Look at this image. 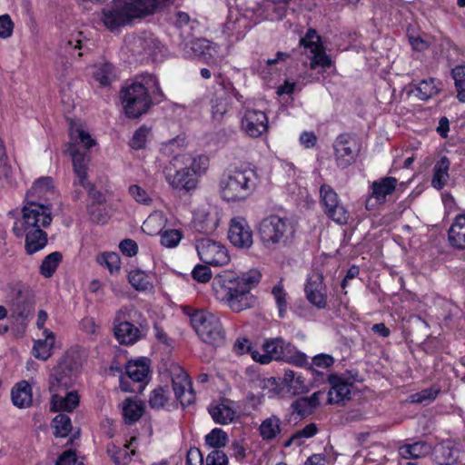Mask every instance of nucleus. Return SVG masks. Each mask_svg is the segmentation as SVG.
<instances>
[{
  "instance_id": "nucleus-1",
  "label": "nucleus",
  "mask_w": 465,
  "mask_h": 465,
  "mask_svg": "<svg viewBox=\"0 0 465 465\" xmlns=\"http://www.w3.org/2000/svg\"><path fill=\"white\" fill-rule=\"evenodd\" d=\"M257 270L237 275L234 272H223L213 280V288L218 298L226 302L234 312L252 308L255 303L254 296L250 292L261 281Z\"/></svg>"
},
{
  "instance_id": "nucleus-2",
  "label": "nucleus",
  "mask_w": 465,
  "mask_h": 465,
  "mask_svg": "<svg viewBox=\"0 0 465 465\" xmlns=\"http://www.w3.org/2000/svg\"><path fill=\"white\" fill-rule=\"evenodd\" d=\"M21 220L15 223L13 231L17 237L25 235V252L34 254L47 244V233L43 230L53 220L50 208L35 202H27L24 206Z\"/></svg>"
},
{
  "instance_id": "nucleus-3",
  "label": "nucleus",
  "mask_w": 465,
  "mask_h": 465,
  "mask_svg": "<svg viewBox=\"0 0 465 465\" xmlns=\"http://www.w3.org/2000/svg\"><path fill=\"white\" fill-rule=\"evenodd\" d=\"M174 0H113L102 10L101 21L110 31L132 25L173 3Z\"/></svg>"
},
{
  "instance_id": "nucleus-4",
  "label": "nucleus",
  "mask_w": 465,
  "mask_h": 465,
  "mask_svg": "<svg viewBox=\"0 0 465 465\" xmlns=\"http://www.w3.org/2000/svg\"><path fill=\"white\" fill-rule=\"evenodd\" d=\"M121 100L125 114L129 118H137L145 114L153 104L164 99L157 78L151 74L136 76L134 82L122 89Z\"/></svg>"
},
{
  "instance_id": "nucleus-5",
  "label": "nucleus",
  "mask_w": 465,
  "mask_h": 465,
  "mask_svg": "<svg viewBox=\"0 0 465 465\" xmlns=\"http://www.w3.org/2000/svg\"><path fill=\"white\" fill-rule=\"evenodd\" d=\"M258 175L249 166H235L226 170L219 181L221 197L231 203L246 200L256 188Z\"/></svg>"
},
{
  "instance_id": "nucleus-6",
  "label": "nucleus",
  "mask_w": 465,
  "mask_h": 465,
  "mask_svg": "<svg viewBox=\"0 0 465 465\" xmlns=\"http://www.w3.org/2000/svg\"><path fill=\"white\" fill-rule=\"evenodd\" d=\"M258 233L261 242L266 248L274 249L292 242L295 227L293 223L286 217L270 215L260 223Z\"/></svg>"
},
{
  "instance_id": "nucleus-7",
  "label": "nucleus",
  "mask_w": 465,
  "mask_h": 465,
  "mask_svg": "<svg viewBox=\"0 0 465 465\" xmlns=\"http://www.w3.org/2000/svg\"><path fill=\"white\" fill-rule=\"evenodd\" d=\"M136 316L141 318V314L134 308L124 307L117 312L114 321V331L121 344H134L146 335L148 323L145 319L137 321V326L130 322L134 321Z\"/></svg>"
},
{
  "instance_id": "nucleus-8",
  "label": "nucleus",
  "mask_w": 465,
  "mask_h": 465,
  "mask_svg": "<svg viewBox=\"0 0 465 465\" xmlns=\"http://www.w3.org/2000/svg\"><path fill=\"white\" fill-rule=\"evenodd\" d=\"M81 366L79 353L74 351H67L52 370L49 381L50 391H67L73 387Z\"/></svg>"
},
{
  "instance_id": "nucleus-9",
  "label": "nucleus",
  "mask_w": 465,
  "mask_h": 465,
  "mask_svg": "<svg viewBox=\"0 0 465 465\" xmlns=\"http://www.w3.org/2000/svg\"><path fill=\"white\" fill-rule=\"evenodd\" d=\"M191 323L201 340L214 346L224 342L225 335L219 317L206 311L191 314Z\"/></svg>"
},
{
  "instance_id": "nucleus-10",
  "label": "nucleus",
  "mask_w": 465,
  "mask_h": 465,
  "mask_svg": "<svg viewBox=\"0 0 465 465\" xmlns=\"http://www.w3.org/2000/svg\"><path fill=\"white\" fill-rule=\"evenodd\" d=\"M332 148L337 166L347 168L356 162L361 151V144L355 134L343 133L336 137Z\"/></svg>"
},
{
  "instance_id": "nucleus-11",
  "label": "nucleus",
  "mask_w": 465,
  "mask_h": 465,
  "mask_svg": "<svg viewBox=\"0 0 465 465\" xmlns=\"http://www.w3.org/2000/svg\"><path fill=\"white\" fill-rule=\"evenodd\" d=\"M320 203L325 214L339 224H346L349 212L341 203L339 195L329 184L323 183L320 188Z\"/></svg>"
},
{
  "instance_id": "nucleus-12",
  "label": "nucleus",
  "mask_w": 465,
  "mask_h": 465,
  "mask_svg": "<svg viewBox=\"0 0 465 465\" xmlns=\"http://www.w3.org/2000/svg\"><path fill=\"white\" fill-rule=\"evenodd\" d=\"M195 247L200 260L205 264L223 266L230 261L226 248L212 239H197Z\"/></svg>"
},
{
  "instance_id": "nucleus-13",
  "label": "nucleus",
  "mask_w": 465,
  "mask_h": 465,
  "mask_svg": "<svg viewBox=\"0 0 465 465\" xmlns=\"http://www.w3.org/2000/svg\"><path fill=\"white\" fill-rule=\"evenodd\" d=\"M300 48L312 54L310 67L316 69L318 66L327 68L331 65V60L326 54L323 46L320 43V36L314 29H309L304 37L300 39Z\"/></svg>"
},
{
  "instance_id": "nucleus-14",
  "label": "nucleus",
  "mask_w": 465,
  "mask_h": 465,
  "mask_svg": "<svg viewBox=\"0 0 465 465\" xmlns=\"http://www.w3.org/2000/svg\"><path fill=\"white\" fill-rule=\"evenodd\" d=\"M163 173L167 183L174 189L190 191L197 185L198 179L194 172L186 165L180 164V167H174L171 160Z\"/></svg>"
},
{
  "instance_id": "nucleus-15",
  "label": "nucleus",
  "mask_w": 465,
  "mask_h": 465,
  "mask_svg": "<svg viewBox=\"0 0 465 465\" xmlns=\"http://www.w3.org/2000/svg\"><path fill=\"white\" fill-rule=\"evenodd\" d=\"M149 362L150 360L143 357L135 361H130L126 364L125 371L128 379L139 384L137 385L136 389L131 388L128 384V381L122 377L120 380V387L122 391L127 392H135L141 391L144 388V386L141 383L144 381L148 377L150 371Z\"/></svg>"
},
{
  "instance_id": "nucleus-16",
  "label": "nucleus",
  "mask_w": 465,
  "mask_h": 465,
  "mask_svg": "<svg viewBox=\"0 0 465 465\" xmlns=\"http://www.w3.org/2000/svg\"><path fill=\"white\" fill-rule=\"evenodd\" d=\"M171 376L173 391L176 400L180 401L183 407L193 403L195 394L189 375L180 366H175L172 370Z\"/></svg>"
},
{
  "instance_id": "nucleus-17",
  "label": "nucleus",
  "mask_w": 465,
  "mask_h": 465,
  "mask_svg": "<svg viewBox=\"0 0 465 465\" xmlns=\"http://www.w3.org/2000/svg\"><path fill=\"white\" fill-rule=\"evenodd\" d=\"M221 221V213L216 206L209 205L198 209L193 213L192 221L193 228L201 233L211 234L213 233Z\"/></svg>"
},
{
  "instance_id": "nucleus-18",
  "label": "nucleus",
  "mask_w": 465,
  "mask_h": 465,
  "mask_svg": "<svg viewBox=\"0 0 465 465\" xmlns=\"http://www.w3.org/2000/svg\"><path fill=\"white\" fill-rule=\"evenodd\" d=\"M307 300L319 310L327 306V293L322 273H312L304 287Z\"/></svg>"
},
{
  "instance_id": "nucleus-19",
  "label": "nucleus",
  "mask_w": 465,
  "mask_h": 465,
  "mask_svg": "<svg viewBox=\"0 0 465 465\" xmlns=\"http://www.w3.org/2000/svg\"><path fill=\"white\" fill-rule=\"evenodd\" d=\"M228 238L238 248L248 249L252 246V231L245 219L235 217L231 220Z\"/></svg>"
},
{
  "instance_id": "nucleus-20",
  "label": "nucleus",
  "mask_w": 465,
  "mask_h": 465,
  "mask_svg": "<svg viewBox=\"0 0 465 465\" xmlns=\"http://www.w3.org/2000/svg\"><path fill=\"white\" fill-rule=\"evenodd\" d=\"M242 127L251 137H259L268 130V117L260 110H246Z\"/></svg>"
},
{
  "instance_id": "nucleus-21",
  "label": "nucleus",
  "mask_w": 465,
  "mask_h": 465,
  "mask_svg": "<svg viewBox=\"0 0 465 465\" xmlns=\"http://www.w3.org/2000/svg\"><path fill=\"white\" fill-rule=\"evenodd\" d=\"M68 150L76 176L74 184L87 185V170L90 162L88 152L80 150L75 143H71Z\"/></svg>"
},
{
  "instance_id": "nucleus-22",
  "label": "nucleus",
  "mask_w": 465,
  "mask_h": 465,
  "mask_svg": "<svg viewBox=\"0 0 465 465\" xmlns=\"http://www.w3.org/2000/svg\"><path fill=\"white\" fill-rule=\"evenodd\" d=\"M328 381L331 384V389L328 392V403L339 404L346 400H350L351 383L337 374H331L328 377Z\"/></svg>"
},
{
  "instance_id": "nucleus-23",
  "label": "nucleus",
  "mask_w": 465,
  "mask_h": 465,
  "mask_svg": "<svg viewBox=\"0 0 465 465\" xmlns=\"http://www.w3.org/2000/svg\"><path fill=\"white\" fill-rule=\"evenodd\" d=\"M322 391L313 392L309 397H300L291 404L292 414H296L300 419H304L312 415L321 403L323 396Z\"/></svg>"
},
{
  "instance_id": "nucleus-24",
  "label": "nucleus",
  "mask_w": 465,
  "mask_h": 465,
  "mask_svg": "<svg viewBox=\"0 0 465 465\" xmlns=\"http://www.w3.org/2000/svg\"><path fill=\"white\" fill-rule=\"evenodd\" d=\"M52 400L50 411H73L79 404V396L76 391H51Z\"/></svg>"
},
{
  "instance_id": "nucleus-25",
  "label": "nucleus",
  "mask_w": 465,
  "mask_h": 465,
  "mask_svg": "<svg viewBox=\"0 0 465 465\" xmlns=\"http://www.w3.org/2000/svg\"><path fill=\"white\" fill-rule=\"evenodd\" d=\"M180 163L181 165L188 166L197 176L207 170L209 166V158L205 155L192 157L190 154H177L173 157L172 164L174 167H180Z\"/></svg>"
},
{
  "instance_id": "nucleus-26",
  "label": "nucleus",
  "mask_w": 465,
  "mask_h": 465,
  "mask_svg": "<svg viewBox=\"0 0 465 465\" xmlns=\"http://www.w3.org/2000/svg\"><path fill=\"white\" fill-rule=\"evenodd\" d=\"M160 42L153 35L143 33L134 38L131 50L136 54L154 55Z\"/></svg>"
},
{
  "instance_id": "nucleus-27",
  "label": "nucleus",
  "mask_w": 465,
  "mask_h": 465,
  "mask_svg": "<svg viewBox=\"0 0 465 465\" xmlns=\"http://www.w3.org/2000/svg\"><path fill=\"white\" fill-rule=\"evenodd\" d=\"M282 338H276L263 344V354L258 351H252V357L254 361L262 364L269 363L271 361H281L282 345Z\"/></svg>"
},
{
  "instance_id": "nucleus-28",
  "label": "nucleus",
  "mask_w": 465,
  "mask_h": 465,
  "mask_svg": "<svg viewBox=\"0 0 465 465\" xmlns=\"http://www.w3.org/2000/svg\"><path fill=\"white\" fill-rule=\"evenodd\" d=\"M397 183V179L392 176H386L378 181H374L371 184V196L378 203H382L385 202L386 196L395 191Z\"/></svg>"
},
{
  "instance_id": "nucleus-29",
  "label": "nucleus",
  "mask_w": 465,
  "mask_h": 465,
  "mask_svg": "<svg viewBox=\"0 0 465 465\" xmlns=\"http://www.w3.org/2000/svg\"><path fill=\"white\" fill-rule=\"evenodd\" d=\"M450 243L458 249H465V213L455 217L449 232Z\"/></svg>"
},
{
  "instance_id": "nucleus-30",
  "label": "nucleus",
  "mask_w": 465,
  "mask_h": 465,
  "mask_svg": "<svg viewBox=\"0 0 465 465\" xmlns=\"http://www.w3.org/2000/svg\"><path fill=\"white\" fill-rule=\"evenodd\" d=\"M11 398L15 406L27 408L32 404V388L28 381H21L11 391Z\"/></svg>"
},
{
  "instance_id": "nucleus-31",
  "label": "nucleus",
  "mask_w": 465,
  "mask_h": 465,
  "mask_svg": "<svg viewBox=\"0 0 465 465\" xmlns=\"http://www.w3.org/2000/svg\"><path fill=\"white\" fill-rule=\"evenodd\" d=\"M283 383L288 391L293 395L303 394L309 391L304 378L292 370H286L283 375Z\"/></svg>"
},
{
  "instance_id": "nucleus-32",
  "label": "nucleus",
  "mask_w": 465,
  "mask_h": 465,
  "mask_svg": "<svg viewBox=\"0 0 465 465\" xmlns=\"http://www.w3.org/2000/svg\"><path fill=\"white\" fill-rule=\"evenodd\" d=\"M432 447L426 441H416L400 448V454L404 459H419L430 454Z\"/></svg>"
},
{
  "instance_id": "nucleus-33",
  "label": "nucleus",
  "mask_w": 465,
  "mask_h": 465,
  "mask_svg": "<svg viewBox=\"0 0 465 465\" xmlns=\"http://www.w3.org/2000/svg\"><path fill=\"white\" fill-rule=\"evenodd\" d=\"M450 160L442 156L433 167V177L431 184L434 188L440 190L444 187L449 180Z\"/></svg>"
},
{
  "instance_id": "nucleus-34",
  "label": "nucleus",
  "mask_w": 465,
  "mask_h": 465,
  "mask_svg": "<svg viewBox=\"0 0 465 465\" xmlns=\"http://www.w3.org/2000/svg\"><path fill=\"white\" fill-rule=\"evenodd\" d=\"M45 339L35 341L33 347L34 356L39 360L46 361L52 355L54 343V335L52 331L45 330Z\"/></svg>"
},
{
  "instance_id": "nucleus-35",
  "label": "nucleus",
  "mask_w": 465,
  "mask_h": 465,
  "mask_svg": "<svg viewBox=\"0 0 465 465\" xmlns=\"http://www.w3.org/2000/svg\"><path fill=\"white\" fill-rule=\"evenodd\" d=\"M143 405L142 401L128 398L123 404V416L126 424L136 422L143 413Z\"/></svg>"
},
{
  "instance_id": "nucleus-36",
  "label": "nucleus",
  "mask_w": 465,
  "mask_h": 465,
  "mask_svg": "<svg viewBox=\"0 0 465 465\" xmlns=\"http://www.w3.org/2000/svg\"><path fill=\"white\" fill-rule=\"evenodd\" d=\"M282 350L281 361L292 363L297 366H302L307 361V357L304 353L301 352L290 342H286L282 339Z\"/></svg>"
},
{
  "instance_id": "nucleus-37",
  "label": "nucleus",
  "mask_w": 465,
  "mask_h": 465,
  "mask_svg": "<svg viewBox=\"0 0 465 465\" xmlns=\"http://www.w3.org/2000/svg\"><path fill=\"white\" fill-rule=\"evenodd\" d=\"M441 83L435 79L430 78L428 80L420 81L416 86L417 96L423 101L429 100L430 98L436 95L440 90Z\"/></svg>"
},
{
  "instance_id": "nucleus-38",
  "label": "nucleus",
  "mask_w": 465,
  "mask_h": 465,
  "mask_svg": "<svg viewBox=\"0 0 465 465\" xmlns=\"http://www.w3.org/2000/svg\"><path fill=\"white\" fill-rule=\"evenodd\" d=\"M209 413L216 423L223 425L231 423L235 417V411L223 403L211 407Z\"/></svg>"
},
{
  "instance_id": "nucleus-39",
  "label": "nucleus",
  "mask_w": 465,
  "mask_h": 465,
  "mask_svg": "<svg viewBox=\"0 0 465 465\" xmlns=\"http://www.w3.org/2000/svg\"><path fill=\"white\" fill-rule=\"evenodd\" d=\"M135 440L134 437L132 438L130 443L124 445L122 449L114 444L108 446L107 452L116 465H126L131 460V454H134V450L129 453L128 449Z\"/></svg>"
},
{
  "instance_id": "nucleus-40",
  "label": "nucleus",
  "mask_w": 465,
  "mask_h": 465,
  "mask_svg": "<svg viewBox=\"0 0 465 465\" xmlns=\"http://www.w3.org/2000/svg\"><path fill=\"white\" fill-rule=\"evenodd\" d=\"M33 312L34 305L27 299L19 297L13 304L12 314L16 318V321L24 322L32 317Z\"/></svg>"
},
{
  "instance_id": "nucleus-41",
  "label": "nucleus",
  "mask_w": 465,
  "mask_h": 465,
  "mask_svg": "<svg viewBox=\"0 0 465 465\" xmlns=\"http://www.w3.org/2000/svg\"><path fill=\"white\" fill-rule=\"evenodd\" d=\"M281 420L272 415L264 420L260 426V434L263 440H272L281 432Z\"/></svg>"
},
{
  "instance_id": "nucleus-42",
  "label": "nucleus",
  "mask_w": 465,
  "mask_h": 465,
  "mask_svg": "<svg viewBox=\"0 0 465 465\" xmlns=\"http://www.w3.org/2000/svg\"><path fill=\"white\" fill-rule=\"evenodd\" d=\"M171 391L167 385L155 388L150 395L149 405L152 409H163L170 400Z\"/></svg>"
},
{
  "instance_id": "nucleus-43",
  "label": "nucleus",
  "mask_w": 465,
  "mask_h": 465,
  "mask_svg": "<svg viewBox=\"0 0 465 465\" xmlns=\"http://www.w3.org/2000/svg\"><path fill=\"white\" fill-rule=\"evenodd\" d=\"M61 261L62 254L59 252H54L48 254L42 262L40 266V273L45 278L52 277Z\"/></svg>"
},
{
  "instance_id": "nucleus-44",
  "label": "nucleus",
  "mask_w": 465,
  "mask_h": 465,
  "mask_svg": "<svg viewBox=\"0 0 465 465\" xmlns=\"http://www.w3.org/2000/svg\"><path fill=\"white\" fill-rule=\"evenodd\" d=\"M248 22L245 17L236 18L234 21H228L224 25V31L229 35H234L237 40L242 38L246 33Z\"/></svg>"
},
{
  "instance_id": "nucleus-45",
  "label": "nucleus",
  "mask_w": 465,
  "mask_h": 465,
  "mask_svg": "<svg viewBox=\"0 0 465 465\" xmlns=\"http://www.w3.org/2000/svg\"><path fill=\"white\" fill-rule=\"evenodd\" d=\"M228 440L229 439L227 433L219 428L212 430L205 436V443L208 446L214 448L215 450H219L220 448L224 447Z\"/></svg>"
},
{
  "instance_id": "nucleus-46",
  "label": "nucleus",
  "mask_w": 465,
  "mask_h": 465,
  "mask_svg": "<svg viewBox=\"0 0 465 465\" xmlns=\"http://www.w3.org/2000/svg\"><path fill=\"white\" fill-rule=\"evenodd\" d=\"M96 262L101 266H105L111 273L118 272L120 269L121 260L115 252H104L97 256Z\"/></svg>"
},
{
  "instance_id": "nucleus-47",
  "label": "nucleus",
  "mask_w": 465,
  "mask_h": 465,
  "mask_svg": "<svg viewBox=\"0 0 465 465\" xmlns=\"http://www.w3.org/2000/svg\"><path fill=\"white\" fill-rule=\"evenodd\" d=\"M452 77L458 93L457 97L459 101L465 103V66L459 65L452 69Z\"/></svg>"
},
{
  "instance_id": "nucleus-48",
  "label": "nucleus",
  "mask_w": 465,
  "mask_h": 465,
  "mask_svg": "<svg viewBox=\"0 0 465 465\" xmlns=\"http://www.w3.org/2000/svg\"><path fill=\"white\" fill-rule=\"evenodd\" d=\"M53 422L56 437H66L70 433L72 430L71 420L66 414L60 413L56 415Z\"/></svg>"
},
{
  "instance_id": "nucleus-49",
  "label": "nucleus",
  "mask_w": 465,
  "mask_h": 465,
  "mask_svg": "<svg viewBox=\"0 0 465 465\" xmlns=\"http://www.w3.org/2000/svg\"><path fill=\"white\" fill-rule=\"evenodd\" d=\"M94 76L101 85H108L111 81L115 77L114 73V66L109 63L101 64L94 72Z\"/></svg>"
},
{
  "instance_id": "nucleus-50",
  "label": "nucleus",
  "mask_w": 465,
  "mask_h": 465,
  "mask_svg": "<svg viewBox=\"0 0 465 465\" xmlns=\"http://www.w3.org/2000/svg\"><path fill=\"white\" fill-rule=\"evenodd\" d=\"M440 391V388L433 385L430 388L424 389L420 392L411 395L412 402L428 404L434 401Z\"/></svg>"
},
{
  "instance_id": "nucleus-51",
  "label": "nucleus",
  "mask_w": 465,
  "mask_h": 465,
  "mask_svg": "<svg viewBox=\"0 0 465 465\" xmlns=\"http://www.w3.org/2000/svg\"><path fill=\"white\" fill-rule=\"evenodd\" d=\"M272 293L275 299L278 310L279 317L283 318L287 310L286 292L281 283L275 285L272 288Z\"/></svg>"
},
{
  "instance_id": "nucleus-52",
  "label": "nucleus",
  "mask_w": 465,
  "mask_h": 465,
  "mask_svg": "<svg viewBox=\"0 0 465 465\" xmlns=\"http://www.w3.org/2000/svg\"><path fill=\"white\" fill-rule=\"evenodd\" d=\"M71 139L79 142L84 146L83 151H88L89 148L93 147L95 144L94 139L91 138V135L83 129L76 128L72 129L70 133Z\"/></svg>"
},
{
  "instance_id": "nucleus-53",
  "label": "nucleus",
  "mask_w": 465,
  "mask_h": 465,
  "mask_svg": "<svg viewBox=\"0 0 465 465\" xmlns=\"http://www.w3.org/2000/svg\"><path fill=\"white\" fill-rule=\"evenodd\" d=\"M217 85L223 91L225 95H232L237 101L242 102V95L236 90L233 84L219 74L216 78Z\"/></svg>"
},
{
  "instance_id": "nucleus-54",
  "label": "nucleus",
  "mask_w": 465,
  "mask_h": 465,
  "mask_svg": "<svg viewBox=\"0 0 465 465\" xmlns=\"http://www.w3.org/2000/svg\"><path fill=\"white\" fill-rule=\"evenodd\" d=\"M149 132L150 129L145 126L138 128L130 140V146L135 150L143 148L145 146Z\"/></svg>"
},
{
  "instance_id": "nucleus-55",
  "label": "nucleus",
  "mask_w": 465,
  "mask_h": 465,
  "mask_svg": "<svg viewBox=\"0 0 465 465\" xmlns=\"http://www.w3.org/2000/svg\"><path fill=\"white\" fill-rule=\"evenodd\" d=\"M438 451L440 453L442 459L441 463L456 462L459 450L450 442L441 444Z\"/></svg>"
},
{
  "instance_id": "nucleus-56",
  "label": "nucleus",
  "mask_w": 465,
  "mask_h": 465,
  "mask_svg": "<svg viewBox=\"0 0 465 465\" xmlns=\"http://www.w3.org/2000/svg\"><path fill=\"white\" fill-rule=\"evenodd\" d=\"M128 281L131 285L137 291H143L147 289V276L141 271L130 272L128 274Z\"/></svg>"
},
{
  "instance_id": "nucleus-57",
  "label": "nucleus",
  "mask_w": 465,
  "mask_h": 465,
  "mask_svg": "<svg viewBox=\"0 0 465 465\" xmlns=\"http://www.w3.org/2000/svg\"><path fill=\"white\" fill-rule=\"evenodd\" d=\"M182 239L178 230H167L161 234V243L168 248L175 247Z\"/></svg>"
},
{
  "instance_id": "nucleus-58",
  "label": "nucleus",
  "mask_w": 465,
  "mask_h": 465,
  "mask_svg": "<svg viewBox=\"0 0 465 465\" xmlns=\"http://www.w3.org/2000/svg\"><path fill=\"white\" fill-rule=\"evenodd\" d=\"M318 432V428L315 423L307 424L302 430H297L291 438L290 441H297V445H301V439H308L314 436Z\"/></svg>"
},
{
  "instance_id": "nucleus-59",
  "label": "nucleus",
  "mask_w": 465,
  "mask_h": 465,
  "mask_svg": "<svg viewBox=\"0 0 465 465\" xmlns=\"http://www.w3.org/2000/svg\"><path fill=\"white\" fill-rule=\"evenodd\" d=\"M88 213L91 220L96 223H105L108 220V215L104 208L100 204H91L88 206Z\"/></svg>"
},
{
  "instance_id": "nucleus-60",
  "label": "nucleus",
  "mask_w": 465,
  "mask_h": 465,
  "mask_svg": "<svg viewBox=\"0 0 465 465\" xmlns=\"http://www.w3.org/2000/svg\"><path fill=\"white\" fill-rule=\"evenodd\" d=\"M183 139L176 137L174 139L169 140L168 142L162 144L161 151L164 155L173 157L177 154H181V146H182Z\"/></svg>"
},
{
  "instance_id": "nucleus-61",
  "label": "nucleus",
  "mask_w": 465,
  "mask_h": 465,
  "mask_svg": "<svg viewBox=\"0 0 465 465\" xmlns=\"http://www.w3.org/2000/svg\"><path fill=\"white\" fill-rule=\"evenodd\" d=\"M53 187V180L51 177H42L36 180L27 195L30 193L43 194Z\"/></svg>"
},
{
  "instance_id": "nucleus-62",
  "label": "nucleus",
  "mask_w": 465,
  "mask_h": 465,
  "mask_svg": "<svg viewBox=\"0 0 465 465\" xmlns=\"http://www.w3.org/2000/svg\"><path fill=\"white\" fill-rule=\"evenodd\" d=\"M205 463L206 465H227L228 457L223 450H213L207 455Z\"/></svg>"
},
{
  "instance_id": "nucleus-63",
  "label": "nucleus",
  "mask_w": 465,
  "mask_h": 465,
  "mask_svg": "<svg viewBox=\"0 0 465 465\" xmlns=\"http://www.w3.org/2000/svg\"><path fill=\"white\" fill-rule=\"evenodd\" d=\"M192 276L195 281L205 283L210 281L212 272L206 265L198 264L193 270Z\"/></svg>"
},
{
  "instance_id": "nucleus-64",
  "label": "nucleus",
  "mask_w": 465,
  "mask_h": 465,
  "mask_svg": "<svg viewBox=\"0 0 465 465\" xmlns=\"http://www.w3.org/2000/svg\"><path fill=\"white\" fill-rule=\"evenodd\" d=\"M14 30V23L9 15H0V37L3 39L12 35Z\"/></svg>"
}]
</instances>
